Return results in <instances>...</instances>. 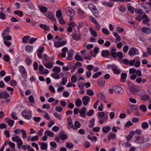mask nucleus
<instances>
[{
  "label": "nucleus",
  "mask_w": 151,
  "mask_h": 151,
  "mask_svg": "<svg viewBox=\"0 0 151 151\" xmlns=\"http://www.w3.org/2000/svg\"><path fill=\"white\" fill-rule=\"evenodd\" d=\"M67 14L70 17H74L75 15V11L70 7H67L65 9Z\"/></svg>",
  "instance_id": "nucleus-1"
},
{
  "label": "nucleus",
  "mask_w": 151,
  "mask_h": 151,
  "mask_svg": "<svg viewBox=\"0 0 151 151\" xmlns=\"http://www.w3.org/2000/svg\"><path fill=\"white\" fill-rule=\"evenodd\" d=\"M113 89L115 93L119 95H122L124 93L123 89L119 86H114L113 87Z\"/></svg>",
  "instance_id": "nucleus-2"
},
{
  "label": "nucleus",
  "mask_w": 151,
  "mask_h": 151,
  "mask_svg": "<svg viewBox=\"0 0 151 151\" xmlns=\"http://www.w3.org/2000/svg\"><path fill=\"white\" fill-rule=\"evenodd\" d=\"M22 114L24 118L27 119H29L32 117L31 113L25 110L22 111Z\"/></svg>",
  "instance_id": "nucleus-3"
},
{
  "label": "nucleus",
  "mask_w": 151,
  "mask_h": 151,
  "mask_svg": "<svg viewBox=\"0 0 151 151\" xmlns=\"http://www.w3.org/2000/svg\"><path fill=\"white\" fill-rule=\"evenodd\" d=\"M128 55L130 56H134L137 55L139 53L138 50L134 47H131L128 52Z\"/></svg>",
  "instance_id": "nucleus-4"
},
{
  "label": "nucleus",
  "mask_w": 151,
  "mask_h": 151,
  "mask_svg": "<svg viewBox=\"0 0 151 151\" xmlns=\"http://www.w3.org/2000/svg\"><path fill=\"white\" fill-rule=\"evenodd\" d=\"M45 48L44 47L40 46L39 48V50L37 53L38 58H42V54L44 52Z\"/></svg>",
  "instance_id": "nucleus-5"
},
{
  "label": "nucleus",
  "mask_w": 151,
  "mask_h": 151,
  "mask_svg": "<svg viewBox=\"0 0 151 151\" xmlns=\"http://www.w3.org/2000/svg\"><path fill=\"white\" fill-rule=\"evenodd\" d=\"M68 128L70 129L71 128H73L74 129H76L74 128L71 119L70 117H69L68 119Z\"/></svg>",
  "instance_id": "nucleus-6"
},
{
  "label": "nucleus",
  "mask_w": 151,
  "mask_h": 151,
  "mask_svg": "<svg viewBox=\"0 0 151 151\" xmlns=\"http://www.w3.org/2000/svg\"><path fill=\"white\" fill-rule=\"evenodd\" d=\"M45 15L51 21H56V19L55 18L54 16L50 12H48L47 13L45 14Z\"/></svg>",
  "instance_id": "nucleus-7"
},
{
  "label": "nucleus",
  "mask_w": 151,
  "mask_h": 151,
  "mask_svg": "<svg viewBox=\"0 0 151 151\" xmlns=\"http://www.w3.org/2000/svg\"><path fill=\"white\" fill-rule=\"evenodd\" d=\"M82 100L83 102V104L84 105H87L90 100V98L89 97L86 96L82 98Z\"/></svg>",
  "instance_id": "nucleus-8"
},
{
  "label": "nucleus",
  "mask_w": 151,
  "mask_h": 151,
  "mask_svg": "<svg viewBox=\"0 0 151 151\" xmlns=\"http://www.w3.org/2000/svg\"><path fill=\"white\" fill-rule=\"evenodd\" d=\"M78 32L79 35H78L76 33H75L72 35L73 39L76 41L80 40L81 39V34L80 33V31Z\"/></svg>",
  "instance_id": "nucleus-9"
},
{
  "label": "nucleus",
  "mask_w": 151,
  "mask_h": 151,
  "mask_svg": "<svg viewBox=\"0 0 151 151\" xmlns=\"http://www.w3.org/2000/svg\"><path fill=\"white\" fill-rule=\"evenodd\" d=\"M74 51L73 50H69L68 53V56L66 59L68 60H70L72 59V57L74 54Z\"/></svg>",
  "instance_id": "nucleus-10"
},
{
  "label": "nucleus",
  "mask_w": 151,
  "mask_h": 151,
  "mask_svg": "<svg viewBox=\"0 0 151 151\" xmlns=\"http://www.w3.org/2000/svg\"><path fill=\"white\" fill-rule=\"evenodd\" d=\"M9 94L5 92H1L0 93V98L6 99L9 98Z\"/></svg>",
  "instance_id": "nucleus-11"
},
{
  "label": "nucleus",
  "mask_w": 151,
  "mask_h": 151,
  "mask_svg": "<svg viewBox=\"0 0 151 151\" xmlns=\"http://www.w3.org/2000/svg\"><path fill=\"white\" fill-rule=\"evenodd\" d=\"M105 81L103 78L99 79L98 80V84L101 87H103L105 85Z\"/></svg>",
  "instance_id": "nucleus-12"
},
{
  "label": "nucleus",
  "mask_w": 151,
  "mask_h": 151,
  "mask_svg": "<svg viewBox=\"0 0 151 151\" xmlns=\"http://www.w3.org/2000/svg\"><path fill=\"white\" fill-rule=\"evenodd\" d=\"M142 31L144 33L147 34H151V29L147 27H143L142 29Z\"/></svg>",
  "instance_id": "nucleus-13"
},
{
  "label": "nucleus",
  "mask_w": 151,
  "mask_h": 151,
  "mask_svg": "<svg viewBox=\"0 0 151 151\" xmlns=\"http://www.w3.org/2000/svg\"><path fill=\"white\" fill-rule=\"evenodd\" d=\"M86 111V109L85 107H83L81 110L80 113L81 116L83 118L85 117L86 116V114H85Z\"/></svg>",
  "instance_id": "nucleus-14"
},
{
  "label": "nucleus",
  "mask_w": 151,
  "mask_h": 151,
  "mask_svg": "<svg viewBox=\"0 0 151 151\" xmlns=\"http://www.w3.org/2000/svg\"><path fill=\"white\" fill-rule=\"evenodd\" d=\"M59 135L61 140H65L68 137V136L67 134H64V132H61L60 134Z\"/></svg>",
  "instance_id": "nucleus-15"
},
{
  "label": "nucleus",
  "mask_w": 151,
  "mask_h": 151,
  "mask_svg": "<svg viewBox=\"0 0 151 151\" xmlns=\"http://www.w3.org/2000/svg\"><path fill=\"white\" fill-rule=\"evenodd\" d=\"M111 129V127H110L106 126L103 127L102 128L103 132L104 133H108Z\"/></svg>",
  "instance_id": "nucleus-16"
},
{
  "label": "nucleus",
  "mask_w": 151,
  "mask_h": 151,
  "mask_svg": "<svg viewBox=\"0 0 151 151\" xmlns=\"http://www.w3.org/2000/svg\"><path fill=\"white\" fill-rule=\"evenodd\" d=\"M44 134L45 135L49 136L51 137H54V134L53 132L49 130H46L45 131L44 133Z\"/></svg>",
  "instance_id": "nucleus-17"
},
{
  "label": "nucleus",
  "mask_w": 151,
  "mask_h": 151,
  "mask_svg": "<svg viewBox=\"0 0 151 151\" xmlns=\"http://www.w3.org/2000/svg\"><path fill=\"white\" fill-rule=\"evenodd\" d=\"M102 4L104 6L111 7L113 6V4L111 2H107L106 1H103Z\"/></svg>",
  "instance_id": "nucleus-18"
},
{
  "label": "nucleus",
  "mask_w": 151,
  "mask_h": 151,
  "mask_svg": "<svg viewBox=\"0 0 151 151\" xmlns=\"http://www.w3.org/2000/svg\"><path fill=\"white\" fill-rule=\"evenodd\" d=\"M39 144L41 146V149L42 150H44L47 149V144L44 142H42L40 143Z\"/></svg>",
  "instance_id": "nucleus-19"
},
{
  "label": "nucleus",
  "mask_w": 151,
  "mask_h": 151,
  "mask_svg": "<svg viewBox=\"0 0 151 151\" xmlns=\"http://www.w3.org/2000/svg\"><path fill=\"white\" fill-rule=\"evenodd\" d=\"M50 58L48 57L46 54H43L42 56V58L40 59L44 60L45 62H48L50 61Z\"/></svg>",
  "instance_id": "nucleus-20"
},
{
  "label": "nucleus",
  "mask_w": 151,
  "mask_h": 151,
  "mask_svg": "<svg viewBox=\"0 0 151 151\" xmlns=\"http://www.w3.org/2000/svg\"><path fill=\"white\" fill-rule=\"evenodd\" d=\"M89 30L90 32L91 35L95 37H97V34L95 31L94 30V29L92 28H89Z\"/></svg>",
  "instance_id": "nucleus-21"
},
{
  "label": "nucleus",
  "mask_w": 151,
  "mask_h": 151,
  "mask_svg": "<svg viewBox=\"0 0 151 151\" xmlns=\"http://www.w3.org/2000/svg\"><path fill=\"white\" fill-rule=\"evenodd\" d=\"M109 54V51L107 50H103L101 52V55L104 57L107 56Z\"/></svg>",
  "instance_id": "nucleus-22"
},
{
  "label": "nucleus",
  "mask_w": 151,
  "mask_h": 151,
  "mask_svg": "<svg viewBox=\"0 0 151 151\" xmlns=\"http://www.w3.org/2000/svg\"><path fill=\"white\" fill-rule=\"evenodd\" d=\"M38 8L42 13L45 12L47 11V9L46 7L39 6Z\"/></svg>",
  "instance_id": "nucleus-23"
},
{
  "label": "nucleus",
  "mask_w": 151,
  "mask_h": 151,
  "mask_svg": "<svg viewBox=\"0 0 151 151\" xmlns=\"http://www.w3.org/2000/svg\"><path fill=\"white\" fill-rule=\"evenodd\" d=\"M84 25V23L83 22H80L78 23V24L77 26V28L78 29V32H79L80 29L82 28Z\"/></svg>",
  "instance_id": "nucleus-24"
},
{
  "label": "nucleus",
  "mask_w": 151,
  "mask_h": 151,
  "mask_svg": "<svg viewBox=\"0 0 151 151\" xmlns=\"http://www.w3.org/2000/svg\"><path fill=\"white\" fill-rule=\"evenodd\" d=\"M121 77L120 81L122 82H124L127 76V74L126 73H122L121 74Z\"/></svg>",
  "instance_id": "nucleus-25"
},
{
  "label": "nucleus",
  "mask_w": 151,
  "mask_h": 151,
  "mask_svg": "<svg viewBox=\"0 0 151 151\" xmlns=\"http://www.w3.org/2000/svg\"><path fill=\"white\" fill-rule=\"evenodd\" d=\"M112 70L113 72L115 74H118L120 73V71L117 69V67L116 66H114L112 68Z\"/></svg>",
  "instance_id": "nucleus-26"
},
{
  "label": "nucleus",
  "mask_w": 151,
  "mask_h": 151,
  "mask_svg": "<svg viewBox=\"0 0 151 151\" xmlns=\"http://www.w3.org/2000/svg\"><path fill=\"white\" fill-rule=\"evenodd\" d=\"M91 12L95 17H98V15L99 14V12L96 8L92 10V12Z\"/></svg>",
  "instance_id": "nucleus-27"
},
{
  "label": "nucleus",
  "mask_w": 151,
  "mask_h": 151,
  "mask_svg": "<svg viewBox=\"0 0 151 151\" xmlns=\"http://www.w3.org/2000/svg\"><path fill=\"white\" fill-rule=\"evenodd\" d=\"M40 27L41 28L46 30H49L50 29V27L48 26H47L46 24H40Z\"/></svg>",
  "instance_id": "nucleus-28"
},
{
  "label": "nucleus",
  "mask_w": 151,
  "mask_h": 151,
  "mask_svg": "<svg viewBox=\"0 0 151 151\" xmlns=\"http://www.w3.org/2000/svg\"><path fill=\"white\" fill-rule=\"evenodd\" d=\"M88 8L91 12H92V10L95 9L96 7L92 3H90L88 5Z\"/></svg>",
  "instance_id": "nucleus-29"
},
{
  "label": "nucleus",
  "mask_w": 151,
  "mask_h": 151,
  "mask_svg": "<svg viewBox=\"0 0 151 151\" xmlns=\"http://www.w3.org/2000/svg\"><path fill=\"white\" fill-rule=\"evenodd\" d=\"M116 137V134L113 132H110L108 137V139L110 140L111 139L115 138Z\"/></svg>",
  "instance_id": "nucleus-30"
},
{
  "label": "nucleus",
  "mask_w": 151,
  "mask_h": 151,
  "mask_svg": "<svg viewBox=\"0 0 151 151\" xmlns=\"http://www.w3.org/2000/svg\"><path fill=\"white\" fill-rule=\"evenodd\" d=\"M52 71L54 72H55L57 73H59L60 72L61 69L58 66H55L52 69Z\"/></svg>",
  "instance_id": "nucleus-31"
},
{
  "label": "nucleus",
  "mask_w": 151,
  "mask_h": 151,
  "mask_svg": "<svg viewBox=\"0 0 151 151\" xmlns=\"http://www.w3.org/2000/svg\"><path fill=\"white\" fill-rule=\"evenodd\" d=\"M51 76L52 78L55 79H58L60 78L59 75L57 74V73H53L51 74Z\"/></svg>",
  "instance_id": "nucleus-32"
},
{
  "label": "nucleus",
  "mask_w": 151,
  "mask_h": 151,
  "mask_svg": "<svg viewBox=\"0 0 151 151\" xmlns=\"http://www.w3.org/2000/svg\"><path fill=\"white\" fill-rule=\"evenodd\" d=\"M82 104V101L80 99H77L76 101V105L77 106L80 107Z\"/></svg>",
  "instance_id": "nucleus-33"
},
{
  "label": "nucleus",
  "mask_w": 151,
  "mask_h": 151,
  "mask_svg": "<svg viewBox=\"0 0 151 151\" xmlns=\"http://www.w3.org/2000/svg\"><path fill=\"white\" fill-rule=\"evenodd\" d=\"M148 124L146 122H144L142 124V127L144 129H146L148 127Z\"/></svg>",
  "instance_id": "nucleus-34"
},
{
  "label": "nucleus",
  "mask_w": 151,
  "mask_h": 151,
  "mask_svg": "<svg viewBox=\"0 0 151 151\" xmlns=\"http://www.w3.org/2000/svg\"><path fill=\"white\" fill-rule=\"evenodd\" d=\"M101 71H99L97 72L96 73L94 74L92 76L93 78H96L100 76L101 74Z\"/></svg>",
  "instance_id": "nucleus-35"
},
{
  "label": "nucleus",
  "mask_w": 151,
  "mask_h": 151,
  "mask_svg": "<svg viewBox=\"0 0 151 151\" xmlns=\"http://www.w3.org/2000/svg\"><path fill=\"white\" fill-rule=\"evenodd\" d=\"M25 50L27 52H30L33 50V48L30 46L28 45L25 47Z\"/></svg>",
  "instance_id": "nucleus-36"
},
{
  "label": "nucleus",
  "mask_w": 151,
  "mask_h": 151,
  "mask_svg": "<svg viewBox=\"0 0 151 151\" xmlns=\"http://www.w3.org/2000/svg\"><path fill=\"white\" fill-rule=\"evenodd\" d=\"M9 29L8 27H7L5 29L2 33L3 36H4L7 35H9Z\"/></svg>",
  "instance_id": "nucleus-37"
},
{
  "label": "nucleus",
  "mask_w": 151,
  "mask_h": 151,
  "mask_svg": "<svg viewBox=\"0 0 151 151\" xmlns=\"http://www.w3.org/2000/svg\"><path fill=\"white\" fill-rule=\"evenodd\" d=\"M144 138L140 137H137V140L138 141V142L141 144H142L144 143L145 142L144 140Z\"/></svg>",
  "instance_id": "nucleus-38"
},
{
  "label": "nucleus",
  "mask_w": 151,
  "mask_h": 151,
  "mask_svg": "<svg viewBox=\"0 0 151 151\" xmlns=\"http://www.w3.org/2000/svg\"><path fill=\"white\" fill-rule=\"evenodd\" d=\"M3 59L5 62H8L10 61V58L9 55H5L4 56Z\"/></svg>",
  "instance_id": "nucleus-39"
},
{
  "label": "nucleus",
  "mask_w": 151,
  "mask_h": 151,
  "mask_svg": "<svg viewBox=\"0 0 151 151\" xmlns=\"http://www.w3.org/2000/svg\"><path fill=\"white\" fill-rule=\"evenodd\" d=\"M14 122V121L11 119H8L7 120V123L8 125L11 127H12L13 126Z\"/></svg>",
  "instance_id": "nucleus-40"
},
{
  "label": "nucleus",
  "mask_w": 151,
  "mask_h": 151,
  "mask_svg": "<svg viewBox=\"0 0 151 151\" xmlns=\"http://www.w3.org/2000/svg\"><path fill=\"white\" fill-rule=\"evenodd\" d=\"M44 65L46 68L49 69L51 68L53 66L52 64L50 63H46Z\"/></svg>",
  "instance_id": "nucleus-41"
},
{
  "label": "nucleus",
  "mask_w": 151,
  "mask_h": 151,
  "mask_svg": "<svg viewBox=\"0 0 151 151\" xmlns=\"http://www.w3.org/2000/svg\"><path fill=\"white\" fill-rule=\"evenodd\" d=\"M140 109L142 111L144 112H145L147 110L146 106L144 104L140 106Z\"/></svg>",
  "instance_id": "nucleus-42"
},
{
  "label": "nucleus",
  "mask_w": 151,
  "mask_h": 151,
  "mask_svg": "<svg viewBox=\"0 0 151 151\" xmlns=\"http://www.w3.org/2000/svg\"><path fill=\"white\" fill-rule=\"evenodd\" d=\"M3 37H4L3 39L4 40L9 41L11 40L12 39L11 37L9 35H6Z\"/></svg>",
  "instance_id": "nucleus-43"
},
{
  "label": "nucleus",
  "mask_w": 151,
  "mask_h": 151,
  "mask_svg": "<svg viewBox=\"0 0 151 151\" xmlns=\"http://www.w3.org/2000/svg\"><path fill=\"white\" fill-rule=\"evenodd\" d=\"M150 99V97L148 95H147L143 98L141 99V100L146 101Z\"/></svg>",
  "instance_id": "nucleus-44"
},
{
  "label": "nucleus",
  "mask_w": 151,
  "mask_h": 151,
  "mask_svg": "<svg viewBox=\"0 0 151 151\" xmlns=\"http://www.w3.org/2000/svg\"><path fill=\"white\" fill-rule=\"evenodd\" d=\"M30 37L29 36H24L23 39H22V41L23 42L25 43L27 42L29 39Z\"/></svg>",
  "instance_id": "nucleus-45"
},
{
  "label": "nucleus",
  "mask_w": 151,
  "mask_h": 151,
  "mask_svg": "<svg viewBox=\"0 0 151 151\" xmlns=\"http://www.w3.org/2000/svg\"><path fill=\"white\" fill-rule=\"evenodd\" d=\"M21 74L23 78L24 79L27 78V73L26 70L21 73Z\"/></svg>",
  "instance_id": "nucleus-46"
},
{
  "label": "nucleus",
  "mask_w": 151,
  "mask_h": 151,
  "mask_svg": "<svg viewBox=\"0 0 151 151\" xmlns=\"http://www.w3.org/2000/svg\"><path fill=\"white\" fill-rule=\"evenodd\" d=\"M11 116L12 118L15 120L18 119L17 117L16 116V113L15 112H12L11 114Z\"/></svg>",
  "instance_id": "nucleus-47"
},
{
  "label": "nucleus",
  "mask_w": 151,
  "mask_h": 151,
  "mask_svg": "<svg viewBox=\"0 0 151 151\" xmlns=\"http://www.w3.org/2000/svg\"><path fill=\"white\" fill-rule=\"evenodd\" d=\"M87 94L89 96H92L93 95L94 92L92 90H88L86 91Z\"/></svg>",
  "instance_id": "nucleus-48"
},
{
  "label": "nucleus",
  "mask_w": 151,
  "mask_h": 151,
  "mask_svg": "<svg viewBox=\"0 0 151 151\" xmlns=\"http://www.w3.org/2000/svg\"><path fill=\"white\" fill-rule=\"evenodd\" d=\"M75 127H74V128H76L77 129V128H79L80 127L81 124L78 121H76L75 122Z\"/></svg>",
  "instance_id": "nucleus-49"
},
{
  "label": "nucleus",
  "mask_w": 151,
  "mask_h": 151,
  "mask_svg": "<svg viewBox=\"0 0 151 151\" xmlns=\"http://www.w3.org/2000/svg\"><path fill=\"white\" fill-rule=\"evenodd\" d=\"M38 136L36 135L32 137L30 139V141L34 142L39 140Z\"/></svg>",
  "instance_id": "nucleus-50"
},
{
  "label": "nucleus",
  "mask_w": 151,
  "mask_h": 151,
  "mask_svg": "<svg viewBox=\"0 0 151 151\" xmlns=\"http://www.w3.org/2000/svg\"><path fill=\"white\" fill-rule=\"evenodd\" d=\"M21 132L22 135V137L24 138H25L27 137V135L25 131L23 129L21 130Z\"/></svg>",
  "instance_id": "nucleus-51"
},
{
  "label": "nucleus",
  "mask_w": 151,
  "mask_h": 151,
  "mask_svg": "<svg viewBox=\"0 0 151 151\" xmlns=\"http://www.w3.org/2000/svg\"><path fill=\"white\" fill-rule=\"evenodd\" d=\"M62 15V13L61 11L60 10H57L56 12V16L58 18Z\"/></svg>",
  "instance_id": "nucleus-52"
},
{
  "label": "nucleus",
  "mask_w": 151,
  "mask_h": 151,
  "mask_svg": "<svg viewBox=\"0 0 151 151\" xmlns=\"http://www.w3.org/2000/svg\"><path fill=\"white\" fill-rule=\"evenodd\" d=\"M63 109L60 106H57L55 107V110L59 112H61Z\"/></svg>",
  "instance_id": "nucleus-53"
},
{
  "label": "nucleus",
  "mask_w": 151,
  "mask_h": 151,
  "mask_svg": "<svg viewBox=\"0 0 151 151\" xmlns=\"http://www.w3.org/2000/svg\"><path fill=\"white\" fill-rule=\"evenodd\" d=\"M71 80L72 82L75 83L77 81V78L75 76H73L71 77Z\"/></svg>",
  "instance_id": "nucleus-54"
},
{
  "label": "nucleus",
  "mask_w": 151,
  "mask_h": 151,
  "mask_svg": "<svg viewBox=\"0 0 151 151\" xmlns=\"http://www.w3.org/2000/svg\"><path fill=\"white\" fill-rule=\"evenodd\" d=\"M53 115L56 117L59 120H61L62 119V118L60 116V114H58V113L56 112Z\"/></svg>",
  "instance_id": "nucleus-55"
},
{
  "label": "nucleus",
  "mask_w": 151,
  "mask_h": 151,
  "mask_svg": "<svg viewBox=\"0 0 151 151\" xmlns=\"http://www.w3.org/2000/svg\"><path fill=\"white\" fill-rule=\"evenodd\" d=\"M89 19L92 22L94 23L97 22V20L93 17L91 16H89Z\"/></svg>",
  "instance_id": "nucleus-56"
},
{
  "label": "nucleus",
  "mask_w": 151,
  "mask_h": 151,
  "mask_svg": "<svg viewBox=\"0 0 151 151\" xmlns=\"http://www.w3.org/2000/svg\"><path fill=\"white\" fill-rule=\"evenodd\" d=\"M60 42L59 41H56L54 43V45L55 47L57 48H58L61 46Z\"/></svg>",
  "instance_id": "nucleus-57"
},
{
  "label": "nucleus",
  "mask_w": 151,
  "mask_h": 151,
  "mask_svg": "<svg viewBox=\"0 0 151 151\" xmlns=\"http://www.w3.org/2000/svg\"><path fill=\"white\" fill-rule=\"evenodd\" d=\"M6 18V16L5 14L3 13H0V19H2L4 20Z\"/></svg>",
  "instance_id": "nucleus-58"
},
{
  "label": "nucleus",
  "mask_w": 151,
  "mask_h": 151,
  "mask_svg": "<svg viewBox=\"0 0 151 151\" xmlns=\"http://www.w3.org/2000/svg\"><path fill=\"white\" fill-rule=\"evenodd\" d=\"M37 40V38L34 37H32L30 38L29 40V43L30 44L33 43L34 42L36 41Z\"/></svg>",
  "instance_id": "nucleus-59"
},
{
  "label": "nucleus",
  "mask_w": 151,
  "mask_h": 151,
  "mask_svg": "<svg viewBox=\"0 0 151 151\" xmlns=\"http://www.w3.org/2000/svg\"><path fill=\"white\" fill-rule=\"evenodd\" d=\"M75 58L76 60L78 61H80L82 62L83 61V59H81V57L79 55L76 56Z\"/></svg>",
  "instance_id": "nucleus-60"
},
{
  "label": "nucleus",
  "mask_w": 151,
  "mask_h": 151,
  "mask_svg": "<svg viewBox=\"0 0 151 151\" xmlns=\"http://www.w3.org/2000/svg\"><path fill=\"white\" fill-rule=\"evenodd\" d=\"M150 21V18H146L145 19L142 21V23L143 24H147Z\"/></svg>",
  "instance_id": "nucleus-61"
},
{
  "label": "nucleus",
  "mask_w": 151,
  "mask_h": 151,
  "mask_svg": "<svg viewBox=\"0 0 151 151\" xmlns=\"http://www.w3.org/2000/svg\"><path fill=\"white\" fill-rule=\"evenodd\" d=\"M135 12L139 14L140 15H142L143 14V10L139 9H135Z\"/></svg>",
  "instance_id": "nucleus-62"
},
{
  "label": "nucleus",
  "mask_w": 151,
  "mask_h": 151,
  "mask_svg": "<svg viewBox=\"0 0 151 151\" xmlns=\"http://www.w3.org/2000/svg\"><path fill=\"white\" fill-rule=\"evenodd\" d=\"M59 22L61 24H65V21L63 19L62 17H60L59 20Z\"/></svg>",
  "instance_id": "nucleus-63"
},
{
  "label": "nucleus",
  "mask_w": 151,
  "mask_h": 151,
  "mask_svg": "<svg viewBox=\"0 0 151 151\" xmlns=\"http://www.w3.org/2000/svg\"><path fill=\"white\" fill-rule=\"evenodd\" d=\"M90 145V143L88 141H86L84 144V146L86 148H88Z\"/></svg>",
  "instance_id": "nucleus-64"
}]
</instances>
